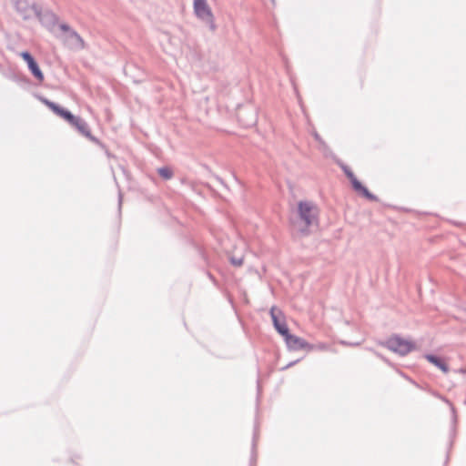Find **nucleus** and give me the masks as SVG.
Segmentation results:
<instances>
[{"label":"nucleus","instance_id":"20e7f679","mask_svg":"<svg viewBox=\"0 0 466 466\" xmlns=\"http://www.w3.org/2000/svg\"><path fill=\"white\" fill-rule=\"evenodd\" d=\"M193 7L195 15L202 21L209 24L211 28L214 29V16L207 0H194Z\"/></svg>","mask_w":466,"mask_h":466},{"label":"nucleus","instance_id":"9d476101","mask_svg":"<svg viewBox=\"0 0 466 466\" xmlns=\"http://www.w3.org/2000/svg\"><path fill=\"white\" fill-rule=\"evenodd\" d=\"M426 359L432 363L433 365L437 366L440 370H441L444 373L448 372L449 368L447 364L440 358H437L433 355H427Z\"/></svg>","mask_w":466,"mask_h":466},{"label":"nucleus","instance_id":"6e6552de","mask_svg":"<svg viewBox=\"0 0 466 466\" xmlns=\"http://www.w3.org/2000/svg\"><path fill=\"white\" fill-rule=\"evenodd\" d=\"M22 58L27 63L28 67L34 76L39 81L42 82L44 80V75L42 71L40 70L38 65L34 60L32 56L28 52H22L21 55Z\"/></svg>","mask_w":466,"mask_h":466},{"label":"nucleus","instance_id":"1a4fd4ad","mask_svg":"<svg viewBox=\"0 0 466 466\" xmlns=\"http://www.w3.org/2000/svg\"><path fill=\"white\" fill-rule=\"evenodd\" d=\"M270 315L276 329L285 337L289 333V329L284 321H280L276 314V309L273 307L270 309Z\"/></svg>","mask_w":466,"mask_h":466},{"label":"nucleus","instance_id":"39448f33","mask_svg":"<svg viewBox=\"0 0 466 466\" xmlns=\"http://www.w3.org/2000/svg\"><path fill=\"white\" fill-rule=\"evenodd\" d=\"M59 28L64 33V35L60 37L66 45H76L81 46H83V39L76 31L72 30L67 25L62 24L59 25Z\"/></svg>","mask_w":466,"mask_h":466},{"label":"nucleus","instance_id":"f257e3e1","mask_svg":"<svg viewBox=\"0 0 466 466\" xmlns=\"http://www.w3.org/2000/svg\"><path fill=\"white\" fill-rule=\"evenodd\" d=\"M42 102L51 109L56 115L62 117L66 121H67L71 126H73L81 135L88 138L90 141L98 143V139L94 137L90 131V128L86 122H85L82 118L75 116L68 110L59 106L54 102L49 101L46 98H43Z\"/></svg>","mask_w":466,"mask_h":466},{"label":"nucleus","instance_id":"9b49d317","mask_svg":"<svg viewBox=\"0 0 466 466\" xmlns=\"http://www.w3.org/2000/svg\"><path fill=\"white\" fill-rule=\"evenodd\" d=\"M158 174L165 179H169L173 176V172L169 167H161L158 169Z\"/></svg>","mask_w":466,"mask_h":466},{"label":"nucleus","instance_id":"f03ea898","mask_svg":"<svg viewBox=\"0 0 466 466\" xmlns=\"http://www.w3.org/2000/svg\"><path fill=\"white\" fill-rule=\"evenodd\" d=\"M384 346L390 350L400 355H406L414 349V344L410 340L405 339L397 335L389 338L385 341Z\"/></svg>","mask_w":466,"mask_h":466},{"label":"nucleus","instance_id":"7ed1b4c3","mask_svg":"<svg viewBox=\"0 0 466 466\" xmlns=\"http://www.w3.org/2000/svg\"><path fill=\"white\" fill-rule=\"evenodd\" d=\"M298 208L299 218L306 226H310L317 222L319 210L315 204L309 201H301L299 203Z\"/></svg>","mask_w":466,"mask_h":466},{"label":"nucleus","instance_id":"0eeeda50","mask_svg":"<svg viewBox=\"0 0 466 466\" xmlns=\"http://www.w3.org/2000/svg\"><path fill=\"white\" fill-rule=\"evenodd\" d=\"M284 338L287 345L294 350L312 349V346H310L304 339L291 335L289 332Z\"/></svg>","mask_w":466,"mask_h":466},{"label":"nucleus","instance_id":"423d86ee","mask_svg":"<svg viewBox=\"0 0 466 466\" xmlns=\"http://www.w3.org/2000/svg\"><path fill=\"white\" fill-rule=\"evenodd\" d=\"M345 173L347 177L350 178L352 187L354 190L360 196L368 198V199H375V197L368 190L366 187H364L358 178L354 176V174L348 169H345Z\"/></svg>","mask_w":466,"mask_h":466},{"label":"nucleus","instance_id":"f8f14e48","mask_svg":"<svg viewBox=\"0 0 466 466\" xmlns=\"http://www.w3.org/2000/svg\"><path fill=\"white\" fill-rule=\"evenodd\" d=\"M232 263L236 266H241L242 263H243V260L242 258H239V259H232Z\"/></svg>","mask_w":466,"mask_h":466}]
</instances>
